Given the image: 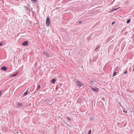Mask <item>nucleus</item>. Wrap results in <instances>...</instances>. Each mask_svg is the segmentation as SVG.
<instances>
[{
	"label": "nucleus",
	"mask_w": 134,
	"mask_h": 134,
	"mask_svg": "<svg viewBox=\"0 0 134 134\" xmlns=\"http://www.w3.org/2000/svg\"><path fill=\"white\" fill-rule=\"evenodd\" d=\"M28 91H26L23 94V95H24V96H25L26 95H27V94H28Z\"/></svg>",
	"instance_id": "ddd939ff"
},
{
	"label": "nucleus",
	"mask_w": 134,
	"mask_h": 134,
	"mask_svg": "<svg viewBox=\"0 0 134 134\" xmlns=\"http://www.w3.org/2000/svg\"><path fill=\"white\" fill-rule=\"evenodd\" d=\"M17 104L18 105V106L19 107H21L23 106L22 105V104L20 103H18Z\"/></svg>",
	"instance_id": "1a4fd4ad"
},
{
	"label": "nucleus",
	"mask_w": 134,
	"mask_h": 134,
	"mask_svg": "<svg viewBox=\"0 0 134 134\" xmlns=\"http://www.w3.org/2000/svg\"><path fill=\"white\" fill-rule=\"evenodd\" d=\"M75 83L76 85L79 87H80L82 86H83V83H82L80 81L78 80L76 81Z\"/></svg>",
	"instance_id": "f257e3e1"
},
{
	"label": "nucleus",
	"mask_w": 134,
	"mask_h": 134,
	"mask_svg": "<svg viewBox=\"0 0 134 134\" xmlns=\"http://www.w3.org/2000/svg\"><path fill=\"white\" fill-rule=\"evenodd\" d=\"M29 88H28V90H29Z\"/></svg>",
	"instance_id": "cd10ccee"
},
{
	"label": "nucleus",
	"mask_w": 134,
	"mask_h": 134,
	"mask_svg": "<svg viewBox=\"0 0 134 134\" xmlns=\"http://www.w3.org/2000/svg\"><path fill=\"white\" fill-rule=\"evenodd\" d=\"M117 69H115L114 71V72L113 74V76H115L117 74Z\"/></svg>",
	"instance_id": "6e6552de"
},
{
	"label": "nucleus",
	"mask_w": 134,
	"mask_h": 134,
	"mask_svg": "<svg viewBox=\"0 0 134 134\" xmlns=\"http://www.w3.org/2000/svg\"><path fill=\"white\" fill-rule=\"evenodd\" d=\"M115 23V22H114H114H113L112 23V24H112V25H113V24H114Z\"/></svg>",
	"instance_id": "5701e85b"
},
{
	"label": "nucleus",
	"mask_w": 134,
	"mask_h": 134,
	"mask_svg": "<svg viewBox=\"0 0 134 134\" xmlns=\"http://www.w3.org/2000/svg\"><path fill=\"white\" fill-rule=\"evenodd\" d=\"M41 86L40 85H38L37 88L36 89V90L38 91L39 89L40 88Z\"/></svg>",
	"instance_id": "9b49d317"
},
{
	"label": "nucleus",
	"mask_w": 134,
	"mask_h": 134,
	"mask_svg": "<svg viewBox=\"0 0 134 134\" xmlns=\"http://www.w3.org/2000/svg\"><path fill=\"white\" fill-rule=\"evenodd\" d=\"M119 8H117V9H113V10H117V9H119Z\"/></svg>",
	"instance_id": "393cba45"
},
{
	"label": "nucleus",
	"mask_w": 134,
	"mask_h": 134,
	"mask_svg": "<svg viewBox=\"0 0 134 134\" xmlns=\"http://www.w3.org/2000/svg\"><path fill=\"white\" fill-rule=\"evenodd\" d=\"M66 118L69 121H70L71 120V119L68 116H67Z\"/></svg>",
	"instance_id": "dca6fc26"
},
{
	"label": "nucleus",
	"mask_w": 134,
	"mask_h": 134,
	"mask_svg": "<svg viewBox=\"0 0 134 134\" xmlns=\"http://www.w3.org/2000/svg\"><path fill=\"white\" fill-rule=\"evenodd\" d=\"M66 125H68V126H70V125L68 124L67 123H66Z\"/></svg>",
	"instance_id": "a878e982"
},
{
	"label": "nucleus",
	"mask_w": 134,
	"mask_h": 134,
	"mask_svg": "<svg viewBox=\"0 0 134 134\" xmlns=\"http://www.w3.org/2000/svg\"><path fill=\"white\" fill-rule=\"evenodd\" d=\"M130 21L131 20L130 19H129L127 20L126 23L127 24H128L130 23Z\"/></svg>",
	"instance_id": "4468645a"
},
{
	"label": "nucleus",
	"mask_w": 134,
	"mask_h": 134,
	"mask_svg": "<svg viewBox=\"0 0 134 134\" xmlns=\"http://www.w3.org/2000/svg\"><path fill=\"white\" fill-rule=\"evenodd\" d=\"M123 112L124 113H127V112L125 110H123Z\"/></svg>",
	"instance_id": "412c9836"
},
{
	"label": "nucleus",
	"mask_w": 134,
	"mask_h": 134,
	"mask_svg": "<svg viewBox=\"0 0 134 134\" xmlns=\"http://www.w3.org/2000/svg\"><path fill=\"white\" fill-rule=\"evenodd\" d=\"M82 23V21H79V24H81Z\"/></svg>",
	"instance_id": "4be33fe9"
},
{
	"label": "nucleus",
	"mask_w": 134,
	"mask_h": 134,
	"mask_svg": "<svg viewBox=\"0 0 134 134\" xmlns=\"http://www.w3.org/2000/svg\"><path fill=\"white\" fill-rule=\"evenodd\" d=\"M91 130H90L88 132V134H91Z\"/></svg>",
	"instance_id": "6ab92c4d"
},
{
	"label": "nucleus",
	"mask_w": 134,
	"mask_h": 134,
	"mask_svg": "<svg viewBox=\"0 0 134 134\" xmlns=\"http://www.w3.org/2000/svg\"><path fill=\"white\" fill-rule=\"evenodd\" d=\"M91 89L94 92H98L99 91V89L96 87H94V88L91 87Z\"/></svg>",
	"instance_id": "7ed1b4c3"
},
{
	"label": "nucleus",
	"mask_w": 134,
	"mask_h": 134,
	"mask_svg": "<svg viewBox=\"0 0 134 134\" xmlns=\"http://www.w3.org/2000/svg\"><path fill=\"white\" fill-rule=\"evenodd\" d=\"M18 72H16L13 75L10 76V77H14V76H16L18 75Z\"/></svg>",
	"instance_id": "0eeeda50"
},
{
	"label": "nucleus",
	"mask_w": 134,
	"mask_h": 134,
	"mask_svg": "<svg viewBox=\"0 0 134 134\" xmlns=\"http://www.w3.org/2000/svg\"><path fill=\"white\" fill-rule=\"evenodd\" d=\"M31 1L34 2H37L38 1L37 0H31Z\"/></svg>",
	"instance_id": "f3484780"
},
{
	"label": "nucleus",
	"mask_w": 134,
	"mask_h": 134,
	"mask_svg": "<svg viewBox=\"0 0 134 134\" xmlns=\"http://www.w3.org/2000/svg\"><path fill=\"white\" fill-rule=\"evenodd\" d=\"M7 69V68L5 66H3L1 68V70L5 71Z\"/></svg>",
	"instance_id": "423d86ee"
},
{
	"label": "nucleus",
	"mask_w": 134,
	"mask_h": 134,
	"mask_svg": "<svg viewBox=\"0 0 134 134\" xmlns=\"http://www.w3.org/2000/svg\"><path fill=\"white\" fill-rule=\"evenodd\" d=\"M2 44V43H0V46Z\"/></svg>",
	"instance_id": "bb28decb"
},
{
	"label": "nucleus",
	"mask_w": 134,
	"mask_h": 134,
	"mask_svg": "<svg viewBox=\"0 0 134 134\" xmlns=\"http://www.w3.org/2000/svg\"><path fill=\"white\" fill-rule=\"evenodd\" d=\"M55 81H56L55 79H54L51 80V82L52 83H55Z\"/></svg>",
	"instance_id": "f8f14e48"
},
{
	"label": "nucleus",
	"mask_w": 134,
	"mask_h": 134,
	"mask_svg": "<svg viewBox=\"0 0 134 134\" xmlns=\"http://www.w3.org/2000/svg\"><path fill=\"white\" fill-rule=\"evenodd\" d=\"M2 91H0V96H1V94L2 93Z\"/></svg>",
	"instance_id": "b1692460"
},
{
	"label": "nucleus",
	"mask_w": 134,
	"mask_h": 134,
	"mask_svg": "<svg viewBox=\"0 0 134 134\" xmlns=\"http://www.w3.org/2000/svg\"><path fill=\"white\" fill-rule=\"evenodd\" d=\"M127 71H126L124 72V74H126L127 73Z\"/></svg>",
	"instance_id": "aec40b11"
},
{
	"label": "nucleus",
	"mask_w": 134,
	"mask_h": 134,
	"mask_svg": "<svg viewBox=\"0 0 134 134\" xmlns=\"http://www.w3.org/2000/svg\"><path fill=\"white\" fill-rule=\"evenodd\" d=\"M29 44V42L27 41H25L23 42L22 43V45L24 46H27Z\"/></svg>",
	"instance_id": "20e7f679"
},
{
	"label": "nucleus",
	"mask_w": 134,
	"mask_h": 134,
	"mask_svg": "<svg viewBox=\"0 0 134 134\" xmlns=\"http://www.w3.org/2000/svg\"><path fill=\"white\" fill-rule=\"evenodd\" d=\"M99 47V46L98 47H97L95 49V51H97V52L98 51L99 49L97 50L98 49Z\"/></svg>",
	"instance_id": "2eb2a0df"
},
{
	"label": "nucleus",
	"mask_w": 134,
	"mask_h": 134,
	"mask_svg": "<svg viewBox=\"0 0 134 134\" xmlns=\"http://www.w3.org/2000/svg\"><path fill=\"white\" fill-rule=\"evenodd\" d=\"M90 83H91L92 84H94V82H93V81H92L90 80Z\"/></svg>",
	"instance_id": "a211bd4d"
},
{
	"label": "nucleus",
	"mask_w": 134,
	"mask_h": 134,
	"mask_svg": "<svg viewBox=\"0 0 134 134\" xmlns=\"http://www.w3.org/2000/svg\"><path fill=\"white\" fill-rule=\"evenodd\" d=\"M24 8L26 10H28L29 11L30 10V9L26 6L24 7Z\"/></svg>",
	"instance_id": "9d476101"
},
{
	"label": "nucleus",
	"mask_w": 134,
	"mask_h": 134,
	"mask_svg": "<svg viewBox=\"0 0 134 134\" xmlns=\"http://www.w3.org/2000/svg\"><path fill=\"white\" fill-rule=\"evenodd\" d=\"M0 134H1V132H0Z\"/></svg>",
	"instance_id": "c85d7f7f"
},
{
	"label": "nucleus",
	"mask_w": 134,
	"mask_h": 134,
	"mask_svg": "<svg viewBox=\"0 0 134 134\" xmlns=\"http://www.w3.org/2000/svg\"><path fill=\"white\" fill-rule=\"evenodd\" d=\"M42 53L43 54L45 55L47 57H49L50 56L49 54L46 52H43Z\"/></svg>",
	"instance_id": "39448f33"
},
{
	"label": "nucleus",
	"mask_w": 134,
	"mask_h": 134,
	"mask_svg": "<svg viewBox=\"0 0 134 134\" xmlns=\"http://www.w3.org/2000/svg\"><path fill=\"white\" fill-rule=\"evenodd\" d=\"M50 22V20L49 17L47 16V19L46 22V24L47 26H49V24Z\"/></svg>",
	"instance_id": "f03ea898"
}]
</instances>
